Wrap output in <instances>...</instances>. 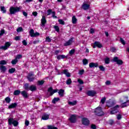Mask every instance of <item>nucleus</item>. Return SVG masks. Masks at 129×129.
Returning <instances> with one entry per match:
<instances>
[{
    "label": "nucleus",
    "mask_w": 129,
    "mask_h": 129,
    "mask_svg": "<svg viewBox=\"0 0 129 129\" xmlns=\"http://www.w3.org/2000/svg\"><path fill=\"white\" fill-rule=\"evenodd\" d=\"M10 15H15L16 13H19L21 12L20 7H11L9 9Z\"/></svg>",
    "instance_id": "f257e3e1"
},
{
    "label": "nucleus",
    "mask_w": 129,
    "mask_h": 129,
    "mask_svg": "<svg viewBox=\"0 0 129 129\" xmlns=\"http://www.w3.org/2000/svg\"><path fill=\"white\" fill-rule=\"evenodd\" d=\"M120 102L122 103L121 106V107H125V103L128 102V97L127 96H123L120 99Z\"/></svg>",
    "instance_id": "f03ea898"
},
{
    "label": "nucleus",
    "mask_w": 129,
    "mask_h": 129,
    "mask_svg": "<svg viewBox=\"0 0 129 129\" xmlns=\"http://www.w3.org/2000/svg\"><path fill=\"white\" fill-rule=\"evenodd\" d=\"M95 113L96 115H98L99 116L103 115V111H102V109L100 107H98L95 109Z\"/></svg>",
    "instance_id": "7ed1b4c3"
},
{
    "label": "nucleus",
    "mask_w": 129,
    "mask_h": 129,
    "mask_svg": "<svg viewBox=\"0 0 129 129\" xmlns=\"http://www.w3.org/2000/svg\"><path fill=\"white\" fill-rule=\"evenodd\" d=\"M8 122L10 125L13 124L14 126H18V125L19 124V122H18V121L15 120L13 118H10L8 119Z\"/></svg>",
    "instance_id": "20e7f679"
},
{
    "label": "nucleus",
    "mask_w": 129,
    "mask_h": 129,
    "mask_svg": "<svg viewBox=\"0 0 129 129\" xmlns=\"http://www.w3.org/2000/svg\"><path fill=\"white\" fill-rule=\"evenodd\" d=\"M12 45V43L10 42H7L5 43V46H2L0 47V49H2V50H8L9 48H10V46Z\"/></svg>",
    "instance_id": "39448f33"
},
{
    "label": "nucleus",
    "mask_w": 129,
    "mask_h": 129,
    "mask_svg": "<svg viewBox=\"0 0 129 129\" xmlns=\"http://www.w3.org/2000/svg\"><path fill=\"white\" fill-rule=\"evenodd\" d=\"M69 120H70V122L75 123L77 120V116H76V115H72L69 118Z\"/></svg>",
    "instance_id": "423d86ee"
},
{
    "label": "nucleus",
    "mask_w": 129,
    "mask_h": 129,
    "mask_svg": "<svg viewBox=\"0 0 129 129\" xmlns=\"http://www.w3.org/2000/svg\"><path fill=\"white\" fill-rule=\"evenodd\" d=\"M119 108V105H117L112 108L110 111V114H115L117 112V109Z\"/></svg>",
    "instance_id": "0eeeda50"
},
{
    "label": "nucleus",
    "mask_w": 129,
    "mask_h": 129,
    "mask_svg": "<svg viewBox=\"0 0 129 129\" xmlns=\"http://www.w3.org/2000/svg\"><path fill=\"white\" fill-rule=\"evenodd\" d=\"M27 78L30 82H32L35 79V76L33 73H30L27 76Z\"/></svg>",
    "instance_id": "6e6552de"
},
{
    "label": "nucleus",
    "mask_w": 129,
    "mask_h": 129,
    "mask_svg": "<svg viewBox=\"0 0 129 129\" xmlns=\"http://www.w3.org/2000/svg\"><path fill=\"white\" fill-rule=\"evenodd\" d=\"M74 42V38H72L69 39V40L66 42L64 43V46H70V45H72V43Z\"/></svg>",
    "instance_id": "1a4fd4ad"
},
{
    "label": "nucleus",
    "mask_w": 129,
    "mask_h": 129,
    "mask_svg": "<svg viewBox=\"0 0 129 129\" xmlns=\"http://www.w3.org/2000/svg\"><path fill=\"white\" fill-rule=\"evenodd\" d=\"M41 27H45V25L47 24V20H46V17L43 16L41 20Z\"/></svg>",
    "instance_id": "9d476101"
},
{
    "label": "nucleus",
    "mask_w": 129,
    "mask_h": 129,
    "mask_svg": "<svg viewBox=\"0 0 129 129\" xmlns=\"http://www.w3.org/2000/svg\"><path fill=\"white\" fill-rule=\"evenodd\" d=\"M90 8V5L86 3H83L82 5V9L84 11H87V10H89Z\"/></svg>",
    "instance_id": "9b49d317"
},
{
    "label": "nucleus",
    "mask_w": 129,
    "mask_h": 129,
    "mask_svg": "<svg viewBox=\"0 0 129 129\" xmlns=\"http://www.w3.org/2000/svg\"><path fill=\"white\" fill-rule=\"evenodd\" d=\"M113 61H114V62H116L118 65H122V63H123L121 60L118 59V57H114Z\"/></svg>",
    "instance_id": "f8f14e48"
},
{
    "label": "nucleus",
    "mask_w": 129,
    "mask_h": 129,
    "mask_svg": "<svg viewBox=\"0 0 129 129\" xmlns=\"http://www.w3.org/2000/svg\"><path fill=\"white\" fill-rule=\"evenodd\" d=\"M82 122L84 125H88V124H89V120L86 118H83Z\"/></svg>",
    "instance_id": "ddd939ff"
},
{
    "label": "nucleus",
    "mask_w": 129,
    "mask_h": 129,
    "mask_svg": "<svg viewBox=\"0 0 129 129\" xmlns=\"http://www.w3.org/2000/svg\"><path fill=\"white\" fill-rule=\"evenodd\" d=\"M96 47L98 48H101L102 47V44L99 42H95L93 48H96Z\"/></svg>",
    "instance_id": "4468645a"
},
{
    "label": "nucleus",
    "mask_w": 129,
    "mask_h": 129,
    "mask_svg": "<svg viewBox=\"0 0 129 129\" xmlns=\"http://www.w3.org/2000/svg\"><path fill=\"white\" fill-rule=\"evenodd\" d=\"M48 92H49L50 95H52L54 94V93H56V92H57V91H58V90H53V88H52V87H50V88H48Z\"/></svg>",
    "instance_id": "2eb2a0df"
},
{
    "label": "nucleus",
    "mask_w": 129,
    "mask_h": 129,
    "mask_svg": "<svg viewBox=\"0 0 129 129\" xmlns=\"http://www.w3.org/2000/svg\"><path fill=\"white\" fill-rule=\"evenodd\" d=\"M87 93L89 96H94L96 94V92L95 91H88Z\"/></svg>",
    "instance_id": "dca6fc26"
},
{
    "label": "nucleus",
    "mask_w": 129,
    "mask_h": 129,
    "mask_svg": "<svg viewBox=\"0 0 129 129\" xmlns=\"http://www.w3.org/2000/svg\"><path fill=\"white\" fill-rule=\"evenodd\" d=\"M0 70L2 73H6V71H7V67L5 66L1 65L0 66Z\"/></svg>",
    "instance_id": "f3484780"
},
{
    "label": "nucleus",
    "mask_w": 129,
    "mask_h": 129,
    "mask_svg": "<svg viewBox=\"0 0 129 129\" xmlns=\"http://www.w3.org/2000/svg\"><path fill=\"white\" fill-rule=\"evenodd\" d=\"M61 73H63V74L66 75L67 77H70L71 76V75L70 74L69 72H68V70H63L62 72Z\"/></svg>",
    "instance_id": "a211bd4d"
},
{
    "label": "nucleus",
    "mask_w": 129,
    "mask_h": 129,
    "mask_svg": "<svg viewBox=\"0 0 129 129\" xmlns=\"http://www.w3.org/2000/svg\"><path fill=\"white\" fill-rule=\"evenodd\" d=\"M114 104H115V103H114L113 101H109L106 102V105L109 107H111V106H113Z\"/></svg>",
    "instance_id": "6ab92c4d"
},
{
    "label": "nucleus",
    "mask_w": 129,
    "mask_h": 129,
    "mask_svg": "<svg viewBox=\"0 0 129 129\" xmlns=\"http://www.w3.org/2000/svg\"><path fill=\"white\" fill-rule=\"evenodd\" d=\"M49 116L50 115L47 114H43L42 116V119L43 120H47V119H49Z\"/></svg>",
    "instance_id": "aec40b11"
},
{
    "label": "nucleus",
    "mask_w": 129,
    "mask_h": 129,
    "mask_svg": "<svg viewBox=\"0 0 129 129\" xmlns=\"http://www.w3.org/2000/svg\"><path fill=\"white\" fill-rule=\"evenodd\" d=\"M97 66H98V63H97L91 62L89 63L90 68H93V67H97Z\"/></svg>",
    "instance_id": "412c9836"
},
{
    "label": "nucleus",
    "mask_w": 129,
    "mask_h": 129,
    "mask_svg": "<svg viewBox=\"0 0 129 129\" xmlns=\"http://www.w3.org/2000/svg\"><path fill=\"white\" fill-rule=\"evenodd\" d=\"M66 58H67L66 55L63 54L59 55L56 56L57 60H60V59H65Z\"/></svg>",
    "instance_id": "4be33fe9"
},
{
    "label": "nucleus",
    "mask_w": 129,
    "mask_h": 129,
    "mask_svg": "<svg viewBox=\"0 0 129 129\" xmlns=\"http://www.w3.org/2000/svg\"><path fill=\"white\" fill-rule=\"evenodd\" d=\"M17 105H18L17 103H12L8 106V108L9 109H11V108H15V107H17Z\"/></svg>",
    "instance_id": "5701e85b"
},
{
    "label": "nucleus",
    "mask_w": 129,
    "mask_h": 129,
    "mask_svg": "<svg viewBox=\"0 0 129 129\" xmlns=\"http://www.w3.org/2000/svg\"><path fill=\"white\" fill-rule=\"evenodd\" d=\"M58 93L60 97H63L64 96V90L63 89L59 90Z\"/></svg>",
    "instance_id": "b1692460"
},
{
    "label": "nucleus",
    "mask_w": 129,
    "mask_h": 129,
    "mask_svg": "<svg viewBox=\"0 0 129 129\" xmlns=\"http://www.w3.org/2000/svg\"><path fill=\"white\" fill-rule=\"evenodd\" d=\"M29 90H30L31 91H35V90H37V87L36 86L31 85L29 87Z\"/></svg>",
    "instance_id": "393cba45"
},
{
    "label": "nucleus",
    "mask_w": 129,
    "mask_h": 129,
    "mask_svg": "<svg viewBox=\"0 0 129 129\" xmlns=\"http://www.w3.org/2000/svg\"><path fill=\"white\" fill-rule=\"evenodd\" d=\"M21 94L22 96H23V97H24L25 98H27L28 97V93H27L26 91H23L21 92Z\"/></svg>",
    "instance_id": "a878e982"
},
{
    "label": "nucleus",
    "mask_w": 129,
    "mask_h": 129,
    "mask_svg": "<svg viewBox=\"0 0 129 129\" xmlns=\"http://www.w3.org/2000/svg\"><path fill=\"white\" fill-rule=\"evenodd\" d=\"M72 21L73 24H75L77 23V19L75 16H73L72 17Z\"/></svg>",
    "instance_id": "bb28decb"
},
{
    "label": "nucleus",
    "mask_w": 129,
    "mask_h": 129,
    "mask_svg": "<svg viewBox=\"0 0 129 129\" xmlns=\"http://www.w3.org/2000/svg\"><path fill=\"white\" fill-rule=\"evenodd\" d=\"M39 35H40V34H39V33H30V36H31V37H38V36H39Z\"/></svg>",
    "instance_id": "cd10ccee"
},
{
    "label": "nucleus",
    "mask_w": 129,
    "mask_h": 129,
    "mask_svg": "<svg viewBox=\"0 0 129 129\" xmlns=\"http://www.w3.org/2000/svg\"><path fill=\"white\" fill-rule=\"evenodd\" d=\"M1 11L3 14H6L7 13V10H6V8L4 6L1 7Z\"/></svg>",
    "instance_id": "c85d7f7f"
},
{
    "label": "nucleus",
    "mask_w": 129,
    "mask_h": 129,
    "mask_svg": "<svg viewBox=\"0 0 129 129\" xmlns=\"http://www.w3.org/2000/svg\"><path fill=\"white\" fill-rule=\"evenodd\" d=\"M59 100H60V99L59 98H54L52 101V103H56V102H58V101H59Z\"/></svg>",
    "instance_id": "c756f323"
},
{
    "label": "nucleus",
    "mask_w": 129,
    "mask_h": 129,
    "mask_svg": "<svg viewBox=\"0 0 129 129\" xmlns=\"http://www.w3.org/2000/svg\"><path fill=\"white\" fill-rule=\"evenodd\" d=\"M16 71V69L15 68H12L9 69V72L10 73V74H13Z\"/></svg>",
    "instance_id": "7c9ffc66"
},
{
    "label": "nucleus",
    "mask_w": 129,
    "mask_h": 129,
    "mask_svg": "<svg viewBox=\"0 0 129 129\" xmlns=\"http://www.w3.org/2000/svg\"><path fill=\"white\" fill-rule=\"evenodd\" d=\"M71 83H72V81L71 80V79L70 78L67 80L66 84H67V85H71Z\"/></svg>",
    "instance_id": "2f4dec72"
},
{
    "label": "nucleus",
    "mask_w": 129,
    "mask_h": 129,
    "mask_svg": "<svg viewBox=\"0 0 129 129\" xmlns=\"http://www.w3.org/2000/svg\"><path fill=\"white\" fill-rule=\"evenodd\" d=\"M58 22L59 24H60V25H65V22L63 21V20L62 19H58Z\"/></svg>",
    "instance_id": "473e14b6"
},
{
    "label": "nucleus",
    "mask_w": 129,
    "mask_h": 129,
    "mask_svg": "<svg viewBox=\"0 0 129 129\" xmlns=\"http://www.w3.org/2000/svg\"><path fill=\"white\" fill-rule=\"evenodd\" d=\"M83 65H87L88 64V60L86 58L84 59L83 60Z\"/></svg>",
    "instance_id": "72a5a7b5"
},
{
    "label": "nucleus",
    "mask_w": 129,
    "mask_h": 129,
    "mask_svg": "<svg viewBox=\"0 0 129 129\" xmlns=\"http://www.w3.org/2000/svg\"><path fill=\"white\" fill-rule=\"evenodd\" d=\"M44 83H45V81H43V80L38 81L37 82V85H43Z\"/></svg>",
    "instance_id": "f704fd0d"
},
{
    "label": "nucleus",
    "mask_w": 129,
    "mask_h": 129,
    "mask_svg": "<svg viewBox=\"0 0 129 129\" xmlns=\"http://www.w3.org/2000/svg\"><path fill=\"white\" fill-rule=\"evenodd\" d=\"M77 103V102L76 101H74L73 102H69V104L70 105H76Z\"/></svg>",
    "instance_id": "c9c22d12"
},
{
    "label": "nucleus",
    "mask_w": 129,
    "mask_h": 129,
    "mask_svg": "<svg viewBox=\"0 0 129 129\" xmlns=\"http://www.w3.org/2000/svg\"><path fill=\"white\" fill-rule=\"evenodd\" d=\"M54 30L57 32V33H59L60 32V28H59V27L58 26H54Z\"/></svg>",
    "instance_id": "e433bc0d"
},
{
    "label": "nucleus",
    "mask_w": 129,
    "mask_h": 129,
    "mask_svg": "<svg viewBox=\"0 0 129 129\" xmlns=\"http://www.w3.org/2000/svg\"><path fill=\"white\" fill-rule=\"evenodd\" d=\"M47 128L48 129H58L57 127H55L52 125H48L47 126Z\"/></svg>",
    "instance_id": "4c0bfd02"
},
{
    "label": "nucleus",
    "mask_w": 129,
    "mask_h": 129,
    "mask_svg": "<svg viewBox=\"0 0 129 129\" xmlns=\"http://www.w3.org/2000/svg\"><path fill=\"white\" fill-rule=\"evenodd\" d=\"M51 14L52 18L54 19H57V16H56V12H55V11H53Z\"/></svg>",
    "instance_id": "58836bf2"
},
{
    "label": "nucleus",
    "mask_w": 129,
    "mask_h": 129,
    "mask_svg": "<svg viewBox=\"0 0 129 129\" xmlns=\"http://www.w3.org/2000/svg\"><path fill=\"white\" fill-rule=\"evenodd\" d=\"M110 61V60L109 59V58L106 57V58H105V64H109Z\"/></svg>",
    "instance_id": "ea45409f"
},
{
    "label": "nucleus",
    "mask_w": 129,
    "mask_h": 129,
    "mask_svg": "<svg viewBox=\"0 0 129 129\" xmlns=\"http://www.w3.org/2000/svg\"><path fill=\"white\" fill-rule=\"evenodd\" d=\"M18 62V60L16 59V58L14 60H13L11 62L12 64L13 65H16L17 64V63Z\"/></svg>",
    "instance_id": "a19ab883"
},
{
    "label": "nucleus",
    "mask_w": 129,
    "mask_h": 129,
    "mask_svg": "<svg viewBox=\"0 0 129 129\" xmlns=\"http://www.w3.org/2000/svg\"><path fill=\"white\" fill-rule=\"evenodd\" d=\"M0 64L1 65H6L7 64V61H6V60H1L0 61Z\"/></svg>",
    "instance_id": "79ce46f5"
},
{
    "label": "nucleus",
    "mask_w": 129,
    "mask_h": 129,
    "mask_svg": "<svg viewBox=\"0 0 129 129\" xmlns=\"http://www.w3.org/2000/svg\"><path fill=\"white\" fill-rule=\"evenodd\" d=\"M5 101H6L7 103H10V102H11V98H10L9 97H7L5 98Z\"/></svg>",
    "instance_id": "37998d69"
},
{
    "label": "nucleus",
    "mask_w": 129,
    "mask_h": 129,
    "mask_svg": "<svg viewBox=\"0 0 129 129\" xmlns=\"http://www.w3.org/2000/svg\"><path fill=\"white\" fill-rule=\"evenodd\" d=\"M17 31L18 32V33H20L21 32H23V27H19L17 29Z\"/></svg>",
    "instance_id": "c03bdc74"
},
{
    "label": "nucleus",
    "mask_w": 129,
    "mask_h": 129,
    "mask_svg": "<svg viewBox=\"0 0 129 129\" xmlns=\"http://www.w3.org/2000/svg\"><path fill=\"white\" fill-rule=\"evenodd\" d=\"M24 89H26V90H28V89H30V87H29V84H25L24 86Z\"/></svg>",
    "instance_id": "a18cd8bd"
},
{
    "label": "nucleus",
    "mask_w": 129,
    "mask_h": 129,
    "mask_svg": "<svg viewBox=\"0 0 129 129\" xmlns=\"http://www.w3.org/2000/svg\"><path fill=\"white\" fill-rule=\"evenodd\" d=\"M21 93V92L19 90H16L14 92V95H19V94H20V93Z\"/></svg>",
    "instance_id": "49530a36"
},
{
    "label": "nucleus",
    "mask_w": 129,
    "mask_h": 129,
    "mask_svg": "<svg viewBox=\"0 0 129 129\" xmlns=\"http://www.w3.org/2000/svg\"><path fill=\"white\" fill-rule=\"evenodd\" d=\"M23 57V56L21 54H18L17 55V56L15 57V58L17 60H19V59L22 58V57Z\"/></svg>",
    "instance_id": "de8ad7c7"
},
{
    "label": "nucleus",
    "mask_w": 129,
    "mask_h": 129,
    "mask_svg": "<svg viewBox=\"0 0 129 129\" xmlns=\"http://www.w3.org/2000/svg\"><path fill=\"white\" fill-rule=\"evenodd\" d=\"M52 12L53 11H52V9H48L47 10V16H50Z\"/></svg>",
    "instance_id": "09e8293b"
},
{
    "label": "nucleus",
    "mask_w": 129,
    "mask_h": 129,
    "mask_svg": "<svg viewBox=\"0 0 129 129\" xmlns=\"http://www.w3.org/2000/svg\"><path fill=\"white\" fill-rule=\"evenodd\" d=\"M120 43L122 44V45H125V41H124V40H123L122 38H120Z\"/></svg>",
    "instance_id": "8fccbe9b"
},
{
    "label": "nucleus",
    "mask_w": 129,
    "mask_h": 129,
    "mask_svg": "<svg viewBox=\"0 0 129 129\" xmlns=\"http://www.w3.org/2000/svg\"><path fill=\"white\" fill-rule=\"evenodd\" d=\"M99 68L100 70H101V71H104V70H105V69L104 68V67L103 66H100L99 67Z\"/></svg>",
    "instance_id": "3c124183"
},
{
    "label": "nucleus",
    "mask_w": 129,
    "mask_h": 129,
    "mask_svg": "<svg viewBox=\"0 0 129 129\" xmlns=\"http://www.w3.org/2000/svg\"><path fill=\"white\" fill-rule=\"evenodd\" d=\"M78 82H79V84H84V82L81 79H78Z\"/></svg>",
    "instance_id": "603ef678"
},
{
    "label": "nucleus",
    "mask_w": 129,
    "mask_h": 129,
    "mask_svg": "<svg viewBox=\"0 0 129 129\" xmlns=\"http://www.w3.org/2000/svg\"><path fill=\"white\" fill-rule=\"evenodd\" d=\"M32 16H34V17H37V16H38V12L36 11L32 12Z\"/></svg>",
    "instance_id": "864d4df0"
},
{
    "label": "nucleus",
    "mask_w": 129,
    "mask_h": 129,
    "mask_svg": "<svg viewBox=\"0 0 129 129\" xmlns=\"http://www.w3.org/2000/svg\"><path fill=\"white\" fill-rule=\"evenodd\" d=\"M75 52V49H72L70 52L69 53L70 55H73V54H74Z\"/></svg>",
    "instance_id": "5fc2aeb1"
},
{
    "label": "nucleus",
    "mask_w": 129,
    "mask_h": 129,
    "mask_svg": "<svg viewBox=\"0 0 129 129\" xmlns=\"http://www.w3.org/2000/svg\"><path fill=\"white\" fill-rule=\"evenodd\" d=\"M83 73H84V70H80L79 72L80 75H83Z\"/></svg>",
    "instance_id": "6e6d98bb"
},
{
    "label": "nucleus",
    "mask_w": 129,
    "mask_h": 129,
    "mask_svg": "<svg viewBox=\"0 0 129 129\" xmlns=\"http://www.w3.org/2000/svg\"><path fill=\"white\" fill-rule=\"evenodd\" d=\"M23 16H24V17H25L26 18H27V17H28V13L25 11H23L22 13Z\"/></svg>",
    "instance_id": "4d7b16f0"
},
{
    "label": "nucleus",
    "mask_w": 129,
    "mask_h": 129,
    "mask_svg": "<svg viewBox=\"0 0 129 129\" xmlns=\"http://www.w3.org/2000/svg\"><path fill=\"white\" fill-rule=\"evenodd\" d=\"M106 99L105 98H103L102 99H101V103H102V104H103L104 103V102H105Z\"/></svg>",
    "instance_id": "13d9d810"
},
{
    "label": "nucleus",
    "mask_w": 129,
    "mask_h": 129,
    "mask_svg": "<svg viewBox=\"0 0 129 129\" xmlns=\"http://www.w3.org/2000/svg\"><path fill=\"white\" fill-rule=\"evenodd\" d=\"M91 128L92 129H96V125H95V124H92L91 125Z\"/></svg>",
    "instance_id": "bf43d9fd"
},
{
    "label": "nucleus",
    "mask_w": 129,
    "mask_h": 129,
    "mask_svg": "<svg viewBox=\"0 0 129 129\" xmlns=\"http://www.w3.org/2000/svg\"><path fill=\"white\" fill-rule=\"evenodd\" d=\"M46 42H51V38H50L49 37H46Z\"/></svg>",
    "instance_id": "052dcab7"
},
{
    "label": "nucleus",
    "mask_w": 129,
    "mask_h": 129,
    "mask_svg": "<svg viewBox=\"0 0 129 129\" xmlns=\"http://www.w3.org/2000/svg\"><path fill=\"white\" fill-rule=\"evenodd\" d=\"M20 39H21V37L20 36H16L15 38V40H16V41H19Z\"/></svg>",
    "instance_id": "680f3d73"
},
{
    "label": "nucleus",
    "mask_w": 129,
    "mask_h": 129,
    "mask_svg": "<svg viewBox=\"0 0 129 129\" xmlns=\"http://www.w3.org/2000/svg\"><path fill=\"white\" fill-rule=\"evenodd\" d=\"M22 43L24 46H27V41L25 40L22 41Z\"/></svg>",
    "instance_id": "e2e57ef3"
},
{
    "label": "nucleus",
    "mask_w": 129,
    "mask_h": 129,
    "mask_svg": "<svg viewBox=\"0 0 129 129\" xmlns=\"http://www.w3.org/2000/svg\"><path fill=\"white\" fill-rule=\"evenodd\" d=\"M117 119H121V115L120 114H118L117 116Z\"/></svg>",
    "instance_id": "0e129e2a"
},
{
    "label": "nucleus",
    "mask_w": 129,
    "mask_h": 129,
    "mask_svg": "<svg viewBox=\"0 0 129 129\" xmlns=\"http://www.w3.org/2000/svg\"><path fill=\"white\" fill-rule=\"evenodd\" d=\"M108 123H109V124H113V123H114V122H113V120H109V122H108Z\"/></svg>",
    "instance_id": "69168bd1"
},
{
    "label": "nucleus",
    "mask_w": 129,
    "mask_h": 129,
    "mask_svg": "<svg viewBox=\"0 0 129 129\" xmlns=\"http://www.w3.org/2000/svg\"><path fill=\"white\" fill-rule=\"evenodd\" d=\"M30 122H29L28 120H26L25 121V125H26L27 126H28Z\"/></svg>",
    "instance_id": "338daca9"
},
{
    "label": "nucleus",
    "mask_w": 129,
    "mask_h": 129,
    "mask_svg": "<svg viewBox=\"0 0 129 129\" xmlns=\"http://www.w3.org/2000/svg\"><path fill=\"white\" fill-rule=\"evenodd\" d=\"M90 33H94V29L91 28L90 31Z\"/></svg>",
    "instance_id": "774afa93"
}]
</instances>
